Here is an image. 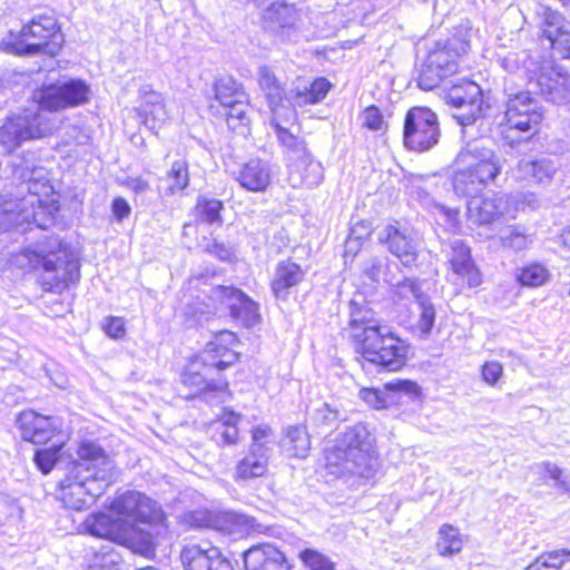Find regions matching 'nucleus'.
<instances>
[{"label": "nucleus", "instance_id": "nucleus-1", "mask_svg": "<svg viewBox=\"0 0 570 570\" xmlns=\"http://www.w3.org/2000/svg\"><path fill=\"white\" fill-rule=\"evenodd\" d=\"M341 335L362 366L399 372L407 365L409 342L383 321L374 318V311L366 302H348V320Z\"/></svg>", "mask_w": 570, "mask_h": 570}, {"label": "nucleus", "instance_id": "nucleus-2", "mask_svg": "<svg viewBox=\"0 0 570 570\" xmlns=\"http://www.w3.org/2000/svg\"><path fill=\"white\" fill-rule=\"evenodd\" d=\"M240 337L230 330L215 331L204 347L187 357L179 382L190 393L187 400L208 394L229 393L225 373L240 363Z\"/></svg>", "mask_w": 570, "mask_h": 570}, {"label": "nucleus", "instance_id": "nucleus-3", "mask_svg": "<svg viewBox=\"0 0 570 570\" xmlns=\"http://www.w3.org/2000/svg\"><path fill=\"white\" fill-rule=\"evenodd\" d=\"M109 510L124 519L117 543L135 553L153 558L157 546V523L145 495L134 491L121 493L109 503Z\"/></svg>", "mask_w": 570, "mask_h": 570}, {"label": "nucleus", "instance_id": "nucleus-4", "mask_svg": "<svg viewBox=\"0 0 570 570\" xmlns=\"http://www.w3.org/2000/svg\"><path fill=\"white\" fill-rule=\"evenodd\" d=\"M375 441L363 424L346 429L337 442L324 450V469L335 479L366 476L377 459Z\"/></svg>", "mask_w": 570, "mask_h": 570}, {"label": "nucleus", "instance_id": "nucleus-5", "mask_svg": "<svg viewBox=\"0 0 570 570\" xmlns=\"http://www.w3.org/2000/svg\"><path fill=\"white\" fill-rule=\"evenodd\" d=\"M22 256L29 269L37 274V284L43 292L61 294L80 279L79 258L62 242L48 249L24 248Z\"/></svg>", "mask_w": 570, "mask_h": 570}, {"label": "nucleus", "instance_id": "nucleus-6", "mask_svg": "<svg viewBox=\"0 0 570 570\" xmlns=\"http://www.w3.org/2000/svg\"><path fill=\"white\" fill-rule=\"evenodd\" d=\"M501 66L510 73L521 72L529 80L532 91L554 104L566 99L568 73L550 58H525V53L510 52L501 60Z\"/></svg>", "mask_w": 570, "mask_h": 570}, {"label": "nucleus", "instance_id": "nucleus-7", "mask_svg": "<svg viewBox=\"0 0 570 570\" xmlns=\"http://www.w3.org/2000/svg\"><path fill=\"white\" fill-rule=\"evenodd\" d=\"M469 50V43L461 39L436 42L428 52L417 85L423 90H432L440 81L458 71L459 59Z\"/></svg>", "mask_w": 570, "mask_h": 570}, {"label": "nucleus", "instance_id": "nucleus-8", "mask_svg": "<svg viewBox=\"0 0 570 570\" xmlns=\"http://www.w3.org/2000/svg\"><path fill=\"white\" fill-rule=\"evenodd\" d=\"M63 43V36L57 20L51 16H39L23 26L16 37L12 48L17 55L45 52L56 56Z\"/></svg>", "mask_w": 570, "mask_h": 570}, {"label": "nucleus", "instance_id": "nucleus-9", "mask_svg": "<svg viewBox=\"0 0 570 570\" xmlns=\"http://www.w3.org/2000/svg\"><path fill=\"white\" fill-rule=\"evenodd\" d=\"M190 528L214 530L222 535L237 539L261 533V524L255 518L233 510H205L194 512L189 520Z\"/></svg>", "mask_w": 570, "mask_h": 570}, {"label": "nucleus", "instance_id": "nucleus-10", "mask_svg": "<svg viewBox=\"0 0 570 570\" xmlns=\"http://www.w3.org/2000/svg\"><path fill=\"white\" fill-rule=\"evenodd\" d=\"M483 273L463 240L451 244L446 261V282L454 286L458 295L476 292L483 284Z\"/></svg>", "mask_w": 570, "mask_h": 570}, {"label": "nucleus", "instance_id": "nucleus-11", "mask_svg": "<svg viewBox=\"0 0 570 570\" xmlns=\"http://www.w3.org/2000/svg\"><path fill=\"white\" fill-rule=\"evenodd\" d=\"M210 299L215 308L226 311L228 318L243 328H253L262 322L258 303L238 287L216 285Z\"/></svg>", "mask_w": 570, "mask_h": 570}, {"label": "nucleus", "instance_id": "nucleus-12", "mask_svg": "<svg viewBox=\"0 0 570 570\" xmlns=\"http://www.w3.org/2000/svg\"><path fill=\"white\" fill-rule=\"evenodd\" d=\"M440 138L436 115L429 108L415 107L407 111L403 139L406 148L425 151L435 146Z\"/></svg>", "mask_w": 570, "mask_h": 570}, {"label": "nucleus", "instance_id": "nucleus-13", "mask_svg": "<svg viewBox=\"0 0 570 570\" xmlns=\"http://www.w3.org/2000/svg\"><path fill=\"white\" fill-rule=\"evenodd\" d=\"M505 161L487 148L468 147L460 151L451 169L453 176L497 178L503 173Z\"/></svg>", "mask_w": 570, "mask_h": 570}, {"label": "nucleus", "instance_id": "nucleus-14", "mask_svg": "<svg viewBox=\"0 0 570 570\" xmlns=\"http://www.w3.org/2000/svg\"><path fill=\"white\" fill-rule=\"evenodd\" d=\"M21 439L33 445H48L65 436L62 422L52 415H45L32 409L22 410L16 417Z\"/></svg>", "mask_w": 570, "mask_h": 570}, {"label": "nucleus", "instance_id": "nucleus-15", "mask_svg": "<svg viewBox=\"0 0 570 570\" xmlns=\"http://www.w3.org/2000/svg\"><path fill=\"white\" fill-rule=\"evenodd\" d=\"M179 562L183 570H236L222 548L207 539L185 543Z\"/></svg>", "mask_w": 570, "mask_h": 570}, {"label": "nucleus", "instance_id": "nucleus-16", "mask_svg": "<svg viewBox=\"0 0 570 570\" xmlns=\"http://www.w3.org/2000/svg\"><path fill=\"white\" fill-rule=\"evenodd\" d=\"M88 94L89 87L85 81L70 79L62 83L43 86L35 97L42 108L57 111L86 102Z\"/></svg>", "mask_w": 570, "mask_h": 570}, {"label": "nucleus", "instance_id": "nucleus-17", "mask_svg": "<svg viewBox=\"0 0 570 570\" xmlns=\"http://www.w3.org/2000/svg\"><path fill=\"white\" fill-rule=\"evenodd\" d=\"M76 453L77 460L72 463L71 472H87L92 482L109 483L114 464L104 448L95 442L83 441L78 445Z\"/></svg>", "mask_w": 570, "mask_h": 570}, {"label": "nucleus", "instance_id": "nucleus-18", "mask_svg": "<svg viewBox=\"0 0 570 570\" xmlns=\"http://www.w3.org/2000/svg\"><path fill=\"white\" fill-rule=\"evenodd\" d=\"M80 475L69 471L60 484L59 498L69 510L80 511L89 508L106 485L102 482H92L89 476L81 479Z\"/></svg>", "mask_w": 570, "mask_h": 570}, {"label": "nucleus", "instance_id": "nucleus-19", "mask_svg": "<svg viewBox=\"0 0 570 570\" xmlns=\"http://www.w3.org/2000/svg\"><path fill=\"white\" fill-rule=\"evenodd\" d=\"M243 415L229 406L212 419L205 426L208 439L218 448H233L243 441L240 422Z\"/></svg>", "mask_w": 570, "mask_h": 570}, {"label": "nucleus", "instance_id": "nucleus-20", "mask_svg": "<svg viewBox=\"0 0 570 570\" xmlns=\"http://www.w3.org/2000/svg\"><path fill=\"white\" fill-rule=\"evenodd\" d=\"M59 205L56 198L49 200L38 199L37 204L31 203L30 207L16 205L7 210L9 226L35 224L40 229H47L55 225Z\"/></svg>", "mask_w": 570, "mask_h": 570}, {"label": "nucleus", "instance_id": "nucleus-21", "mask_svg": "<svg viewBox=\"0 0 570 570\" xmlns=\"http://www.w3.org/2000/svg\"><path fill=\"white\" fill-rule=\"evenodd\" d=\"M451 106L468 107V111H462L456 116V121L461 126L473 124L482 112V91L478 83L470 80H461L453 85L445 97Z\"/></svg>", "mask_w": 570, "mask_h": 570}, {"label": "nucleus", "instance_id": "nucleus-22", "mask_svg": "<svg viewBox=\"0 0 570 570\" xmlns=\"http://www.w3.org/2000/svg\"><path fill=\"white\" fill-rule=\"evenodd\" d=\"M38 118V116L32 118L28 116L9 118L0 128V144L11 151L22 141L45 136L48 128L42 127Z\"/></svg>", "mask_w": 570, "mask_h": 570}, {"label": "nucleus", "instance_id": "nucleus-23", "mask_svg": "<svg viewBox=\"0 0 570 570\" xmlns=\"http://www.w3.org/2000/svg\"><path fill=\"white\" fill-rule=\"evenodd\" d=\"M379 243L387 252L395 256L404 266H412L419 257V249L410 234L400 227V223L394 220L389 223L379 237Z\"/></svg>", "mask_w": 570, "mask_h": 570}, {"label": "nucleus", "instance_id": "nucleus-24", "mask_svg": "<svg viewBox=\"0 0 570 570\" xmlns=\"http://www.w3.org/2000/svg\"><path fill=\"white\" fill-rule=\"evenodd\" d=\"M244 570H292L285 554L276 547L263 543L243 552Z\"/></svg>", "mask_w": 570, "mask_h": 570}, {"label": "nucleus", "instance_id": "nucleus-25", "mask_svg": "<svg viewBox=\"0 0 570 570\" xmlns=\"http://www.w3.org/2000/svg\"><path fill=\"white\" fill-rule=\"evenodd\" d=\"M305 278V269L292 258L279 261L269 281L272 294L277 299H286Z\"/></svg>", "mask_w": 570, "mask_h": 570}, {"label": "nucleus", "instance_id": "nucleus-26", "mask_svg": "<svg viewBox=\"0 0 570 570\" xmlns=\"http://www.w3.org/2000/svg\"><path fill=\"white\" fill-rule=\"evenodd\" d=\"M542 36L548 40L549 46L558 50L562 56L570 55V30L564 18L550 8H542Z\"/></svg>", "mask_w": 570, "mask_h": 570}, {"label": "nucleus", "instance_id": "nucleus-27", "mask_svg": "<svg viewBox=\"0 0 570 570\" xmlns=\"http://www.w3.org/2000/svg\"><path fill=\"white\" fill-rule=\"evenodd\" d=\"M505 210L503 198L495 195H475L468 204V214L476 225H491L498 222Z\"/></svg>", "mask_w": 570, "mask_h": 570}, {"label": "nucleus", "instance_id": "nucleus-28", "mask_svg": "<svg viewBox=\"0 0 570 570\" xmlns=\"http://www.w3.org/2000/svg\"><path fill=\"white\" fill-rule=\"evenodd\" d=\"M107 510L108 512L98 511L89 514L82 523L83 530L92 537L117 542L124 519L114 514L109 505Z\"/></svg>", "mask_w": 570, "mask_h": 570}, {"label": "nucleus", "instance_id": "nucleus-29", "mask_svg": "<svg viewBox=\"0 0 570 570\" xmlns=\"http://www.w3.org/2000/svg\"><path fill=\"white\" fill-rule=\"evenodd\" d=\"M268 454L247 451L234 466L233 478L236 482H248L268 475Z\"/></svg>", "mask_w": 570, "mask_h": 570}, {"label": "nucleus", "instance_id": "nucleus-30", "mask_svg": "<svg viewBox=\"0 0 570 570\" xmlns=\"http://www.w3.org/2000/svg\"><path fill=\"white\" fill-rule=\"evenodd\" d=\"M297 19L295 7L285 2H273L263 12L265 28L275 33L294 28Z\"/></svg>", "mask_w": 570, "mask_h": 570}, {"label": "nucleus", "instance_id": "nucleus-31", "mask_svg": "<svg viewBox=\"0 0 570 570\" xmlns=\"http://www.w3.org/2000/svg\"><path fill=\"white\" fill-rule=\"evenodd\" d=\"M282 448L289 458L305 459L311 450L307 428L303 424L288 426L283 436Z\"/></svg>", "mask_w": 570, "mask_h": 570}, {"label": "nucleus", "instance_id": "nucleus-32", "mask_svg": "<svg viewBox=\"0 0 570 570\" xmlns=\"http://www.w3.org/2000/svg\"><path fill=\"white\" fill-rule=\"evenodd\" d=\"M464 548V535L460 529L450 523H443L438 530L435 549L440 557L452 558Z\"/></svg>", "mask_w": 570, "mask_h": 570}, {"label": "nucleus", "instance_id": "nucleus-33", "mask_svg": "<svg viewBox=\"0 0 570 570\" xmlns=\"http://www.w3.org/2000/svg\"><path fill=\"white\" fill-rule=\"evenodd\" d=\"M258 83L265 94L273 116H276L277 109L282 106L285 99V89L283 85L266 66H262L258 69Z\"/></svg>", "mask_w": 570, "mask_h": 570}, {"label": "nucleus", "instance_id": "nucleus-34", "mask_svg": "<svg viewBox=\"0 0 570 570\" xmlns=\"http://www.w3.org/2000/svg\"><path fill=\"white\" fill-rule=\"evenodd\" d=\"M49 444V446L41 445L42 448L37 449L33 453V462L42 474L50 473L60 461L67 440L61 436Z\"/></svg>", "mask_w": 570, "mask_h": 570}, {"label": "nucleus", "instance_id": "nucleus-35", "mask_svg": "<svg viewBox=\"0 0 570 570\" xmlns=\"http://www.w3.org/2000/svg\"><path fill=\"white\" fill-rule=\"evenodd\" d=\"M140 116L150 129L155 130L169 118L166 105L158 92H150L145 104L140 107Z\"/></svg>", "mask_w": 570, "mask_h": 570}, {"label": "nucleus", "instance_id": "nucleus-36", "mask_svg": "<svg viewBox=\"0 0 570 570\" xmlns=\"http://www.w3.org/2000/svg\"><path fill=\"white\" fill-rule=\"evenodd\" d=\"M548 266L541 262L532 261L521 266L515 275L517 283L522 287L537 288L550 279Z\"/></svg>", "mask_w": 570, "mask_h": 570}, {"label": "nucleus", "instance_id": "nucleus-37", "mask_svg": "<svg viewBox=\"0 0 570 570\" xmlns=\"http://www.w3.org/2000/svg\"><path fill=\"white\" fill-rule=\"evenodd\" d=\"M224 203L216 198L199 197L194 206L196 220L208 225L223 224Z\"/></svg>", "mask_w": 570, "mask_h": 570}, {"label": "nucleus", "instance_id": "nucleus-38", "mask_svg": "<svg viewBox=\"0 0 570 570\" xmlns=\"http://www.w3.org/2000/svg\"><path fill=\"white\" fill-rule=\"evenodd\" d=\"M435 317V306L429 301H421L419 320L410 325L407 330L414 337L426 340L432 334Z\"/></svg>", "mask_w": 570, "mask_h": 570}, {"label": "nucleus", "instance_id": "nucleus-39", "mask_svg": "<svg viewBox=\"0 0 570 570\" xmlns=\"http://www.w3.org/2000/svg\"><path fill=\"white\" fill-rule=\"evenodd\" d=\"M569 559L570 550L543 551L525 567V570H561Z\"/></svg>", "mask_w": 570, "mask_h": 570}, {"label": "nucleus", "instance_id": "nucleus-40", "mask_svg": "<svg viewBox=\"0 0 570 570\" xmlns=\"http://www.w3.org/2000/svg\"><path fill=\"white\" fill-rule=\"evenodd\" d=\"M519 109L514 105H508L505 110V121L511 129L520 131H530L541 122V111H532L530 114H519Z\"/></svg>", "mask_w": 570, "mask_h": 570}, {"label": "nucleus", "instance_id": "nucleus-41", "mask_svg": "<svg viewBox=\"0 0 570 570\" xmlns=\"http://www.w3.org/2000/svg\"><path fill=\"white\" fill-rule=\"evenodd\" d=\"M215 97L223 107L233 104V100L245 98V92L230 77H223L215 83Z\"/></svg>", "mask_w": 570, "mask_h": 570}, {"label": "nucleus", "instance_id": "nucleus-42", "mask_svg": "<svg viewBox=\"0 0 570 570\" xmlns=\"http://www.w3.org/2000/svg\"><path fill=\"white\" fill-rule=\"evenodd\" d=\"M298 558L307 570H336L335 562L325 553L314 548H305Z\"/></svg>", "mask_w": 570, "mask_h": 570}, {"label": "nucleus", "instance_id": "nucleus-43", "mask_svg": "<svg viewBox=\"0 0 570 570\" xmlns=\"http://www.w3.org/2000/svg\"><path fill=\"white\" fill-rule=\"evenodd\" d=\"M250 444L248 450L268 454V445L274 441V430L269 424H258L249 430Z\"/></svg>", "mask_w": 570, "mask_h": 570}, {"label": "nucleus", "instance_id": "nucleus-44", "mask_svg": "<svg viewBox=\"0 0 570 570\" xmlns=\"http://www.w3.org/2000/svg\"><path fill=\"white\" fill-rule=\"evenodd\" d=\"M247 97L243 99L233 100L234 102L227 105L226 121L230 129L235 130L238 126H246L248 124V104Z\"/></svg>", "mask_w": 570, "mask_h": 570}, {"label": "nucleus", "instance_id": "nucleus-45", "mask_svg": "<svg viewBox=\"0 0 570 570\" xmlns=\"http://www.w3.org/2000/svg\"><path fill=\"white\" fill-rule=\"evenodd\" d=\"M520 170L523 176H532L534 178H551L556 175L553 163L546 158L535 161L523 160L520 163Z\"/></svg>", "mask_w": 570, "mask_h": 570}, {"label": "nucleus", "instance_id": "nucleus-46", "mask_svg": "<svg viewBox=\"0 0 570 570\" xmlns=\"http://www.w3.org/2000/svg\"><path fill=\"white\" fill-rule=\"evenodd\" d=\"M385 392L392 393L394 395H407L412 399H421L422 389L420 385L409 379H397L391 382H386L383 385Z\"/></svg>", "mask_w": 570, "mask_h": 570}, {"label": "nucleus", "instance_id": "nucleus-47", "mask_svg": "<svg viewBox=\"0 0 570 570\" xmlns=\"http://www.w3.org/2000/svg\"><path fill=\"white\" fill-rule=\"evenodd\" d=\"M387 392L379 387H362L358 392L360 399L373 410H385L391 405Z\"/></svg>", "mask_w": 570, "mask_h": 570}, {"label": "nucleus", "instance_id": "nucleus-48", "mask_svg": "<svg viewBox=\"0 0 570 570\" xmlns=\"http://www.w3.org/2000/svg\"><path fill=\"white\" fill-rule=\"evenodd\" d=\"M482 381L489 386H495L500 383L504 374L503 364L499 361H485L480 368Z\"/></svg>", "mask_w": 570, "mask_h": 570}, {"label": "nucleus", "instance_id": "nucleus-49", "mask_svg": "<svg viewBox=\"0 0 570 570\" xmlns=\"http://www.w3.org/2000/svg\"><path fill=\"white\" fill-rule=\"evenodd\" d=\"M101 328L111 340L118 341L126 336V321L119 316H107Z\"/></svg>", "mask_w": 570, "mask_h": 570}, {"label": "nucleus", "instance_id": "nucleus-50", "mask_svg": "<svg viewBox=\"0 0 570 570\" xmlns=\"http://www.w3.org/2000/svg\"><path fill=\"white\" fill-rule=\"evenodd\" d=\"M501 243L504 247L518 252L528 248L530 240L529 235L525 232L519 229L518 227H513L505 236L501 238Z\"/></svg>", "mask_w": 570, "mask_h": 570}, {"label": "nucleus", "instance_id": "nucleus-51", "mask_svg": "<svg viewBox=\"0 0 570 570\" xmlns=\"http://www.w3.org/2000/svg\"><path fill=\"white\" fill-rule=\"evenodd\" d=\"M419 283L414 278L405 277L393 285L391 289V297L394 302H401L410 294H417Z\"/></svg>", "mask_w": 570, "mask_h": 570}, {"label": "nucleus", "instance_id": "nucleus-52", "mask_svg": "<svg viewBox=\"0 0 570 570\" xmlns=\"http://www.w3.org/2000/svg\"><path fill=\"white\" fill-rule=\"evenodd\" d=\"M271 174L268 164L261 159H250L240 173L242 178H269Z\"/></svg>", "mask_w": 570, "mask_h": 570}, {"label": "nucleus", "instance_id": "nucleus-53", "mask_svg": "<svg viewBox=\"0 0 570 570\" xmlns=\"http://www.w3.org/2000/svg\"><path fill=\"white\" fill-rule=\"evenodd\" d=\"M362 120L363 126L371 130H383L386 126L382 112L375 106L365 108L362 114Z\"/></svg>", "mask_w": 570, "mask_h": 570}, {"label": "nucleus", "instance_id": "nucleus-54", "mask_svg": "<svg viewBox=\"0 0 570 570\" xmlns=\"http://www.w3.org/2000/svg\"><path fill=\"white\" fill-rule=\"evenodd\" d=\"M271 125L275 128V131L277 134L278 140L283 146H285L288 149L292 150H298L299 149V140L296 136L291 134L287 129L283 128L277 121L276 116H273V119L271 121Z\"/></svg>", "mask_w": 570, "mask_h": 570}, {"label": "nucleus", "instance_id": "nucleus-55", "mask_svg": "<svg viewBox=\"0 0 570 570\" xmlns=\"http://www.w3.org/2000/svg\"><path fill=\"white\" fill-rule=\"evenodd\" d=\"M519 109V114H530L540 111L538 104L529 96V92H521L511 98L508 105H514Z\"/></svg>", "mask_w": 570, "mask_h": 570}, {"label": "nucleus", "instance_id": "nucleus-56", "mask_svg": "<svg viewBox=\"0 0 570 570\" xmlns=\"http://www.w3.org/2000/svg\"><path fill=\"white\" fill-rule=\"evenodd\" d=\"M204 252L223 262L229 261L232 257V249L225 243L217 239L206 244Z\"/></svg>", "mask_w": 570, "mask_h": 570}, {"label": "nucleus", "instance_id": "nucleus-57", "mask_svg": "<svg viewBox=\"0 0 570 570\" xmlns=\"http://www.w3.org/2000/svg\"><path fill=\"white\" fill-rule=\"evenodd\" d=\"M309 86L312 90L311 97H313V99L316 100L317 102L325 98L331 88L330 81L323 77L315 79L313 82L309 83Z\"/></svg>", "mask_w": 570, "mask_h": 570}, {"label": "nucleus", "instance_id": "nucleus-58", "mask_svg": "<svg viewBox=\"0 0 570 570\" xmlns=\"http://www.w3.org/2000/svg\"><path fill=\"white\" fill-rule=\"evenodd\" d=\"M311 86L304 85L303 87H296L295 95L293 97L294 104L298 106H304L308 104H316L317 101L313 99Z\"/></svg>", "mask_w": 570, "mask_h": 570}, {"label": "nucleus", "instance_id": "nucleus-59", "mask_svg": "<svg viewBox=\"0 0 570 570\" xmlns=\"http://www.w3.org/2000/svg\"><path fill=\"white\" fill-rule=\"evenodd\" d=\"M112 214L117 220H122L127 218L130 214V206L129 204L121 197H116L112 200Z\"/></svg>", "mask_w": 570, "mask_h": 570}, {"label": "nucleus", "instance_id": "nucleus-60", "mask_svg": "<svg viewBox=\"0 0 570 570\" xmlns=\"http://www.w3.org/2000/svg\"><path fill=\"white\" fill-rule=\"evenodd\" d=\"M542 469V479L543 480H553V481H561L563 471L558 465L551 463V462H544L541 465Z\"/></svg>", "mask_w": 570, "mask_h": 570}, {"label": "nucleus", "instance_id": "nucleus-61", "mask_svg": "<svg viewBox=\"0 0 570 570\" xmlns=\"http://www.w3.org/2000/svg\"><path fill=\"white\" fill-rule=\"evenodd\" d=\"M169 176L171 178H188V166L185 159L175 160L171 164Z\"/></svg>", "mask_w": 570, "mask_h": 570}, {"label": "nucleus", "instance_id": "nucleus-62", "mask_svg": "<svg viewBox=\"0 0 570 570\" xmlns=\"http://www.w3.org/2000/svg\"><path fill=\"white\" fill-rule=\"evenodd\" d=\"M240 183L248 190L259 191L267 187L268 180H240Z\"/></svg>", "mask_w": 570, "mask_h": 570}, {"label": "nucleus", "instance_id": "nucleus-63", "mask_svg": "<svg viewBox=\"0 0 570 570\" xmlns=\"http://www.w3.org/2000/svg\"><path fill=\"white\" fill-rule=\"evenodd\" d=\"M441 212L449 218V220L454 225V226H458L459 225V214H460V210L458 208H445V207H442L441 208Z\"/></svg>", "mask_w": 570, "mask_h": 570}, {"label": "nucleus", "instance_id": "nucleus-64", "mask_svg": "<svg viewBox=\"0 0 570 570\" xmlns=\"http://www.w3.org/2000/svg\"><path fill=\"white\" fill-rule=\"evenodd\" d=\"M559 240L563 248L570 249V224L560 232Z\"/></svg>", "mask_w": 570, "mask_h": 570}]
</instances>
